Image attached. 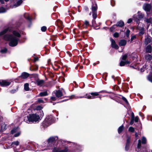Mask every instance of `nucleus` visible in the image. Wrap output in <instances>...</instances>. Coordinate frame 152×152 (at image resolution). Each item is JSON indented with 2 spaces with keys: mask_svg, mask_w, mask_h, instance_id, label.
Instances as JSON below:
<instances>
[{
  "mask_svg": "<svg viewBox=\"0 0 152 152\" xmlns=\"http://www.w3.org/2000/svg\"><path fill=\"white\" fill-rule=\"evenodd\" d=\"M24 20L22 18L20 19L15 23L12 26L5 29L0 32V36H2L8 31H12V34H7L4 37V39L5 40L10 41L9 45L11 47L16 46L21 37V32L20 28L22 26Z\"/></svg>",
  "mask_w": 152,
  "mask_h": 152,
  "instance_id": "1",
  "label": "nucleus"
},
{
  "mask_svg": "<svg viewBox=\"0 0 152 152\" xmlns=\"http://www.w3.org/2000/svg\"><path fill=\"white\" fill-rule=\"evenodd\" d=\"M44 116L43 112L41 110L39 112L31 113L28 115L24 121L27 123H37L41 120Z\"/></svg>",
  "mask_w": 152,
  "mask_h": 152,
  "instance_id": "2",
  "label": "nucleus"
},
{
  "mask_svg": "<svg viewBox=\"0 0 152 152\" xmlns=\"http://www.w3.org/2000/svg\"><path fill=\"white\" fill-rule=\"evenodd\" d=\"M101 91L99 92H93L91 93L86 94L85 95L83 96H76L74 95H72L69 97V99H72L73 98H85L89 99H93L97 98L99 95V93H102Z\"/></svg>",
  "mask_w": 152,
  "mask_h": 152,
  "instance_id": "3",
  "label": "nucleus"
},
{
  "mask_svg": "<svg viewBox=\"0 0 152 152\" xmlns=\"http://www.w3.org/2000/svg\"><path fill=\"white\" fill-rule=\"evenodd\" d=\"M58 139V137L57 136H52L49 137L47 140L48 142V148H45L44 149H42L41 151H43L47 150L48 149H51L52 148L54 147V145L53 143L55 142Z\"/></svg>",
  "mask_w": 152,
  "mask_h": 152,
  "instance_id": "4",
  "label": "nucleus"
},
{
  "mask_svg": "<svg viewBox=\"0 0 152 152\" xmlns=\"http://www.w3.org/2000/svg\"><path fill=\"white\" fill-rule=\"evenodd\" d=\"M55 121V120L53 116L48 115L42 122V125L43 126L46 127L49 126Z\"/></svg>",
  "mask_w": 152,
  "mask_h": 152,
  "instance_id": "5",
  "label": "nucleus"
},
{
  "mask_svg": "<svg viewBox=\"0 0 152 152\" xmlns=\"http://www.w3.org/2000/svg\"><path fill=\"white\" fill-rule=\"evenodd\" d=\"M138 18H137V15H134L133 17V19L137 23H140V19H141L143 18L144 17V14L141 13L140 11H139L138 12Z\"/></svg>",
  "mask_w": 152,
  "mask_h": 152,
  "instance_id": "6",
  "label": "nucleus"
},
{
  "mask_svg": "<svg viewBox=\"0 0 152 152\" xmlns=\"http://www.w3.org/2000/svg\"><path fill=\"white\" fill-rule=\"evenodd\" d=\"M71 150L68 146H66L64 148L63 150H61L60 147H55L53 148L52 152H69Z\"/></svg>",
  "mask_w": 152,
  "mask_h": 152,
  "instance_id": "7",
  "label": "nucleus"
},
{
  "mask_svg": "<svg viewBox=\"0 0 152 152\" xmlns=\"http://www.w3.org/2000/svg\"><path fill=\"white\" fill-rule=\"evenodd\" d=\"M19 142L18 141L12 142L11 145L14 148V150L15 152H20V151L17 150V147L18 148H20V146L19 145Z\"/></svg>",
  "mask_w": 152,
  "mask_h": 152,
  "instance_id": "8",
  "label": "nucleus"
},
{
  "mask_svg": "<svg viewBox=\"0 0 152 152\" xmlns=\"http://www.w3.org/2000/svg\"><path fill=\"white\" fill-rule=\"evenodd\" d=\"M70 142L68 141H66L62 140H59L58 141L57 145L58 144H59V145L58 146V147L64 146L65 145H66V144L69 143Z\"/></svg>",
  "mask_w": 152,
  "mask_h": 152,
  "instance_id": "9",
  "label": "nucleus"
},
{
  "mask_svg": "<svg viewBox=\"0 0 152 152\" xmlns=\"http://www.w3.org/2000/svg\"><path fill=\"white\" fill-rule=\"evenodd\" d=\"M143 8L146 11L149 12L151 8V6L150 4L145 3L143 5Z\"/></svg>",
  "mask_w": 152,
  "mask_h": 152,
  "instance_id": "10",
  "label": "nucleus"
},
{
  "mask_svg": "<svg viewBox=\"0 0 152 152\" xmlns=\"http://www.w3.org/2000/svg\"><path fill=\"white\" fill-rule=\"evenodd\" d=\"M0 124L1 125L0 132H3L7 129V124H5L4 122L2 121L1 120L0 121Z\"/></svg>",
  "mask_w": 152,
  "mask_h": 152,
  "instance_id": "11",
  "label": "nucleus"
},
{
  "mask_svg": "<svg viewBox=\"0 0 152 152\" xmlns=\"http://www.w3.org/2000/svg\"><path fill=\"white\" fill-rule=\"evenodd\" d=\"M11 83V82L6 80H0V85L2 86H8Z\"/></svg>",
  "mask_w": 152,
  "mask_h": 152,
  "instance_id": "12",
  "label": "nucleus"
},
{
  "mask_svg": "<svg viewBox=\"0 0 152 152\" xmlns=\"http://www.w3.org/2000/svg\"><path fill=\"white\" fill-rule=\"evenodd\" d=\"M141 142L140 140H138V143L137 144L136 151L137 152H144V151L142 150L141 148Z\"/></svg>",
  "mask_w": 152,
  "mask_h": 152,
  "instance_id": "13",
  "label": "nucleus"
},
{
  "mask_svg": "<svg viewBox=\"0 0 152 152\" xmlns=\"http://www.w3.org/2000/svg\"><path fill=\"white\" fill-rule=\"evenodd\" d=\"M145 43L146 45L152 44V38L150 36H147L145 39Z\"/></svg>",
  "mask_w": 152,
  "mask_h": 152,
  "instance_id": "14",
  "label": "nucleus"
},
{
  "mask_svg": "<svg viewBox=\"0 0 152 152\" xmlns=\"http://www.w3.org/2000/svg\"><path fill=\"white\" fill-rule=\"evenodd\" d=\"M72 143L73 145L75 146V147L76 149L75 151L79 152L82 150V147L81 146L75 143L72 142Z\"/></svg>",
  "mask_w": 152,
  "mask_h": 152,
  "instance_id": "15",
  "label": "nucleus"
},
{
  "mask_svg": "<svg viewBox=\"0 0 152 152\" xmlns=\"http://www.w3.org/2000/svg\"><path fill=\"white\" fill-rule=\"evenodd\" d=\"M54 94L55 95L56 97L58 98L61 97L63 96L62 91L60 90L56 91V92H53V95Z\"/></svg>",
  "mask_w": 152,
  "mask_h": 152,
  "instance_id": "16",
  "label": "nucleus"
},
{
  "mask_svg": "<svg viewBox=\"0 0 152 152\" xmlns=\"http://www.w3.org/2000/svg\"><path fill=\"white\" fill-rule=\"evenodd\" d=\"M29 74L26 72H23L20 76L19 77V78H21L22 79H25L29 76Z\"/></svg>",
  "mask_w": 152,
  "mask_h": 152,
  "instance_id": "17",
  "label": "nucleus"
},
{
  "mask_svg": "<svg viewBox=\"0 0 152 152\" xmlns=\"http://www.w3.org/2000/svg\"><path fill=\"white\" fill-rule=\"evenodd\" d=\"M110 41L111 42L112 47L116 49H118V46L117 44H116L115 40L112 38H111Z\"/></svg>",
  "mask_w": 152,
  "mask_h": 152,
  "instance_id": "18",
  "label": "nucleus"
},
{
  "mask_svg": "<svg viewBox=\"0 0 152 152\" xmlns=\"http://www.w3.org/2000/svg\"><path fill=\"white\" fill-rule=\"evenodd\" d=\"M152 20V18H146L144 20L145 22L147 24V27L148 28L151 23V22Z\"/></svg>",
  "mask_w": 152,
  "mask_h": 152,
  "instance_id": "19",
  "label": "nucleus"
},
{
  "mask_svg": "<svg viewBox=\"0 0 152 152\" xmlns=\"http://www.w3.org/2000/svg\"><path fill=\"white\" fill-rule=\"evenodd\" d=\"M130 143V139L128 138L126 140V142L125 146V150L126 151H128L129 149V144Z\"/></svg>",
  "mask_w": 152,
  "mask_h": 152,
  "instance_id": "20",
  "label": "nucleus"
},
{
  "mask_svg": "<svg viewBox=\"0 0 152 152\" xmlns=\"http://www.w3.org/2000/svg\"><path fill=\"white\" fill-rule=\"evenodd\" d=\"M7 49L6 48H4L1 49L0 53L2 56H5V55L7 53Z\"/></svg>",
  "mask_w": 152,
  "mask_h": 152,
  "instance_id": "21",
  "label": "nucleus"
},
{
  "mask_svg": "<svg viewBox=\"0 0 152 152\" xmlns=\"http://www.w3.org/2000/svg\"><path fill=\"white\" fill-rule=\"evenodd\" d=\"M24 17L25 18L28 20L29 23H31V19L30 17V15L28 13H25L24 14Z\"/></svg>",
  "mask_w": 152,
  "mask_h": 152,
  "instance_id": "22",
  "label": "nucleus"
},
{
  "mask_svg": "<svg viewBox=\"0 0 152 152\" xmlns=\"http://www.w3.org/2000/svg\"><path fill=\"white\" fill-rule=\"evenodd\" d=\"M44 81L43 80H36L35 84L38 86H42L43 83Z\"/></svg>",
  "mask_w": 152,
  "mask_h": 152,
  "instance_id": "23",
  "label": "nucleus"
},
{
  "mask_svg": "<svg viewBox=\"0 0 152 152\" xmlns=\"http://www.w3.org/2000/svg\"><path fill=\"white\" fill-rule=\"evenodd\" d=\"M131 57L133 60L134 61H137L138 60V57L137 55L135 53H132L131 54Z\"/></svg>",
  "mask_w": 152,
  "mask_h": 152,
  "instance_id": "24",
  "label": "nucleus"
},
{
  "mask_svg": "<svg viewBox=\"0 0 152 152\" xmlns=\"http://www.w3.org/2000/svg\"><path fill=\"white\" fill-rule=\"evenodd\" d=\"M115 25H116L117 27H122L124 26V24L123 21L120 20L117 22V24Z\"/></svg>",
  "mask_w": 152,
  "mask_h": 152,
  "instance_id": "25",
  "label": "nucleus"
},
{
  "mask_svg": "<svg viewBox=\"0 0 152 152\" xmlns=\"http://www.w3.org/2000/svg\"><path fill=\"white\" fill-rule=\"evenodd\" d=\"M126 43V41L124 39H122L120 41L119 43V45L120 46L125 45Z\"/></svg>",
  "mask_w": 152,
  "mask_h": 152,
  "instance_id": "26",
  "label": "nucleus"
},
{
  "mask_svg": "<svg viewBox=\"0 0 152 152\" xmlns=\"http://www.w3.org/2000/svg\"><path fill=\"white\" fill-rule=\"evenodd\" d=\"M130 63L129 61H121L120 63V65L121 66H124L125 64H129Z\"/></svg>",
  "mask_w": 152,
  "mask_h": 152,
  "instance_id": "27",
  "label": "nucleus"
},
{
  "mask_svg": "<svg viewBox=\"0 0 152 152\" xmlns=\"http://www.w3.org/2000/svg\"><path fill=\"white\" fill-rule=\"evenodd\" d=\"M146 52L147 53H151L152 52V47L150 45H148L146 48Z\"/></svg>",
  "mask_w": 152,
  "mask_h": 152,
  "instance_id": "28",
  "label": "nucleus"
},
{
  "mask_svg": "<svg viewBox=\"0 0 152 152\" xmlns=\"http://www.w3.org/2000/svg\"><path fill=\"white\" fill-rule=\"evenodd\" d=\"M19 130H20L18 127H15L11 130V133L12 134H15Z\"/></svg>",
  "mask_w": 152,
  "mask_h": 152,
  "instance_id": "29",
  "label": "nucleus"
},
{
  "mask_svg": "<svg viewBox=\"0 0 152 152\" xmlns=\"http://www.w3.org/2000/svg\"><path fill=\"white\" fill-rule=\"evenodd\" d=\"M89 22L87 20H85L84 23L82 25V26L85 28H87V27L89 26Z\"/></svg>",
  "mask_w": 152,
  "mask_h": 152,
  "instance_id": "30",
  "label": "nucleus"
},
{
  "mask_svg": "<svg viewBox=\"0 0 152 152\" xmlns=\"http://www.w3.org/2000/svg\"><path fill=\"white\" fill-rule=\"evenodd\" d=\"M56 24L58 27H60L61 28H63L64 27L62 21L60 20H58L57 21Z\"/></svg>",
  "mask_w": 152,
  "mask_h": 152,
  "instance_id": "31",
  "label": "nucleus"
},
{
  "mask_svg": "<svg viewBox=\"0 0 152 152\" xmlns=\"http://www.w3.org/2000/svg\"><path fill=\"white\" fill-rule=\"evenodd\" d=\"M144 28L143 27H141L140 29V31L139 33V35L140 36H142L144 33Z\"/></svg>",
  "mask_w": 152,
  "mask_h": 152,
  "instance_id": "32",
  "label": "nucleus"
},
{
  "mask_svg": "<svg viewBox=\"0 0 152 152\" xmlns=\"http://www.w3.org/2000/svg\"><path fill=\"white\" fill-rule=\"evenodd\" d=\"M23 1L22 0H19L16 3L14 4V6L15 7H17L20 6L22 3Z\"/></svg>",
  "mask_w": 152,
  "mask_h": 152,
  "instance_id": "33",
  "label": "nucleus"
},
{
  "mask_svg": "<svg viewBox=\"0 0 152 152\" xmlns=\"http://www.w3.org/2000/svg\"><path fill=\"white\" fill-rule=\"evenodd\" d=\"M97 10V6L96 4H93L92 7V12H96Z\"/></svg>",
  "mask_w": 152,
  "mask_h": 152,
  "instance_id": "34",
  "label": "nucleus"
},
{
  "mask_svg": "<svg viewBox=\"0 0 152 152\" xmlns=\"http://www.w3.org/2000/svg\"><path fill=\"white\" fill-rule=\"evenodd\" d=\"M48 95V94L47 91L41 92L39 94V96H47Z\"/></svg>",
  "mask_w": 152,
  "mask_h": 152,
  "instance_id": "35",
  "label": "nucleus"
},
{
  "mask_svg": "<svg viewBox=\"0 0 152 152\" xmlns=\"http://www.w3.org/2000/svg\"><path fill=\"white\" fill-rule=\"evenodd\" d=\"M145 57L146 59L148 61H150L152 59V56L149 54L145 55Z\"/></svg>",
  "mask_w": 152,
  "mask_h": 152,
  "instance_id": "36",
  "label": "nucleus"
},
{
  "mask_svg": "<svg viewBox=\"0 0 152 152\" xmlns=\"http://www.w3.org/2000/svg\"><path fill=\"white\" fill-rule=\"evenodd\" d=\"M116 25H114L112 27H111L110 28V31L111 32H114L115 30H117L116 29V28L117 27Z\"/></svg>",
  "mask_w": 152,
  "mask_h": 152,
  "instance_id": "37",
  "label": "nucleus"
},
{
  "mask_svg": "<svg viewBox=\"0 0 152 152\" xmlns=\"http://www.w3.org/2000/svg\"><path fill=\"white\" fill-rule=\"evenodd\" d=\"M42 107L41 106H37L36 108V110H35V112L37 113L39 112L40 111V110L42 111V112H43V111L42 110Z\"/></svg>",
  "mask_w": 152,
  "mask_h": 152,
  "instance_id": "38",
  "label": "nucleus"
},
{
  "mask_svg": "<svg viewBox=\"0 0 152 152\" xmlns=\"http://www.w3.org/2000/svg\"><path fill=\"white\" fill-rule=\"evenodd\" d=\"M124 129V126L123 125H122L121 126H120L118 129V133L120 134L123 131Z\"/></svg>",
  "mask_w": 152,
  "mask_h": 152,
  "instance_id": "39",
  "label": "nucleus"
},
{
  "mask_svg": "<svg viewBox=\"0 0 152 152\" xmlns=\"http://www.w3.org/2000/svg\"><path fill=\"white\" fill-rule=\"evenodd\" d=\"M24 89L26 91H29V84L28 83H26L24 85Z\"/></svg>",
  "mask_w": 152,
  "mask_h": 152,
  "instance_id": "40",
  "label": "nucleus"
},
{
  "mask_svg": "<svg viewBox=\"0 0 152 152\" xmlns=\"http://www.w3.org/2000/svg\"><path fill=\"white\" fill-rule=\"evenodd\" d=\"M147 140L145 137L143 136L142 139V144H145L146 143Z\"/></svg>",
  "mask_w": 152,
  "mask_h": 152,
  "instance_id": "41",
  "label": "nucleus"
},
{
  "mask_svg": "<svg viewBox=\"0 0 152 152\" xmlns=\"http://www.w3.org/2000/svg\"><path fill=\"white\" fill-rule=\"evenodd\" d=\"M6 12L5 9L3 7H0V13L5 12Z\"/></svg>",
  "mask_w": 152,
  "mask_h": 152,
  "instance_id": "42",
  "label": "nucleus"
},
{
  "mask_svg": "<svg viewBox=\"0 0 152 152\" xmlns=\"http://www.w3.org/2000/svg\"><path fill=\"white\" fill-rule=\"evenodd\" d=\"M128 130L130 132H134V129L132 127L130 126L129 127Z\"/></svg>",
  "mask_w": 152,
  "mask_h": 152,
  "instance_id": "43",
  "label": "nucleus"
},
{
  "mask_svg": "<svg viewBox=\"0 0 152 152\" xmlns=\"http://www.w3.org/2000/svg\"><path fill=\"white\" fill-rule=\"evenodd\" d=\"M130 33V31L129 29H127L126 32V36L127 37L129 38V34Z\"/></svg>",
  "mask_w": 152,
  "mask_h": 152,
  "instance_id": "44",
  "label": "nucleus"
},
{
  "mask_svg": "<svg viewBox=\"0 0 152 152\" xmlns=\"http://www.w3.org/2000/svg\"><path fill=\"white\" fill-rule=\"evenodd\" d=\"M20 130H19L15 134H14V136L15 137H17L19 136L20 134Z\"/></svg>",
  "mask_w": 152,
  "mask_h": 152,
  "instance_id": "45",
  "label": "nucleus"
},
{
  "mask_svg": "<svg viewBox=\"0 0 152 152\" xmlns=\"http://www.w3.org/2000/svg\"><path fill=\"white\" fill-rule=\"evenodd\" d=\"M92 16L93 18L95 19L97 18L96 12H92Z\"/></svg>",
  "mask_w": 152,
  "mask_h": 152,
  "instance_id": "46",
  "label": "nucleus"
},
{
  "mask_svg": "<svg viewBox=\"0 0 152 152\" xmlns=\"http://www.w3.org/2000/svg\"><path fill=\"white\" fill-rule=\"evenodd\" d=\"M122 99L124 101H125L126 103L127 104H128V101L126 98H125V97H124V96H122Z\"/></svg>",
  "mask_w": 152,
  "mask_h": 152,
  "instance_id": "47",
  "label": "nucleus"
},
{
  "mask_svg": "<svg viewBox=\"0 0 152 152\" xmlns=\"http://www.w3.org/2000/svg\"><path fill=\"white\" fill-rule=\"evenodd\" d=\"M47 28L46 26H43L41 27V30L42 31L45 32L46 31Z\"/></svg>",
  "mask_w": 152,
  "mask_h": 152,
  "instance_id": "48",
  "label": "nucleus"
},
{
  "mask_svg": "<svg viewBox=\"0 0 152 152\" xmlns=\"http://www.w3.org/2000/svg\"><path fill=\"white\" fill-rule=\"evenodd\" d=\"M127 54H125V55L123 56L122 57V59L124 60H126L127 58Z\"/></svg>",
  "mask_w": 152,
  "mask_h": 152,
  "instance_id": "49",
  "label": "nucleus"
},
{
  "mask_svg": "<svg viewBox=\"0 0 152 152\" xmlns=\"http://www.w3.org/2000/svg\"><path fill=\"white\" fill-rule=\"evenodd\" d=\"M119 36V34L117 32H115L114 34H113V36L117 38Z\"/></svg>",
  "mask_w": 152,
  "mask_h": 152,
  "instance_id": "50",
  "label": "nucleus"
},
{
  "mask_svg": "<svg viewBox=\"0 0 152 152\" xmlns=\"http://www.w3.org/2000/svg\"><path fill=\"white\" fill-rule=\"evenodd\" d=\"M139 120V118L138 116H136L134 118V121L135 122H137Z\"/></svg>",
  "mask_w": 152,
  "mask_h": 152,
  "instance_id": "51",
  "label": "nucleus"
},
{
  "mask_svg": "<svg viewBox=\"0 0 152 152\" xmlns=\"http://www.w3.org/2000/svg\"><path fill=\"white\" fill-rule=\"evenodd\" d=\"M50 99L52 101H55L56 100V98L54 96H52L50 97Z\"/></svg>",
  "mask_w": 152,
  "mask_h": 152,
  "instance_id": "52",
  "label": "nucleus"
},
{
  "mask_svg": "<svg viewBox=\"0 0 152 152\" xmlns=\"http://www.w3.org/2000/svg\"><path fill=\"white\" fill-rule=\"evenodd\" d=\"M148 80L151 82H152V76H150L148 77Z\"/></svg>",
  "mask_w": 152,
  "mask_h": 152,
  "instance_id": "53",
  "label": "nucleus"
},
{
  "mask_svg": "<svg viewBox=\"0 0 152 152\" xmlns=\"http://www.w3.org/2000/svg\"><path fill=\"white\" fill-rule=\"evenodd\" d=\"M37 101L38 102L40 103H42L44 102L43 100L41 99H38Z\"/></svg>",
  "mask_w": 152,
  "mask_h": 152,
  "instance_id": "54",
  "label": "nucleus"
},
{
  "mask_svg": "<svg viewBox=\"0 0 152 152\" xmlns=\"http://www.w3.org/2000/svg\"><path fill=\"white\" fill-rule=\"evenodd\" d=\"M146 67V65H144L142 68H141V72H143L145 70V69Z\"/></svg>",
  "mask_w": 152,
  "mask_h": 152,
  "instance_id": "55",
  "label": "nucleus"
},
{
  "mask_svg": "<svg viewBox=\"0 0 152 152\" xmlns=\"http://www.w3.org/2000/svg\"><path fill=\"white\" fill-rule=\"evenodd\" d=\"M136 37L135 36V35H134V36H132V37H131V40L132 41H133V40H134V39H136Z\"/></svg>",
  "mask_w": 152,
  "mask_h": 152,
  "instance_id": "56",
  "label": "nucleus"
},
{
  "mask_svg": "<svg viewBox=\"0 0 152 152\" xmlns=\"http://www.w3.org/2000/svg\"><path fill=\"white\" fill-rule=\"evenodd\" d=\"M132 21V19L131 18H129V19L127 21V23H131Z\"/></svg>",
  "mask_w": 152,
  "mask_h": 152,
  "instance_id": "57",
  "label": "nucleus"
},
{
  "mask_svg": "<svg viewBox=\"0 0 152 152\" xmlns=\"http://www.w3.org/2000/svg\"><path fill=\"white\" fill-rule=\"evenodd\" d=\"M134 119H131V121L130 123V125H132L133 124L134 121Z\"/></svg>",
  "mask_w": 152,
  "mask_h": 152,
  "instance_id": "58",
  "label": "nucleus"
},
{
  "mask_svg": "<svg viewBox=\"0 0 152 152\" xmlns=\"http://www.w3.org/2000/svg\"><path fill=\"white\" fill-rule=\"evenodd\" d=\"M134 115L133 113L132 112L131 114V119H134Z\"/></svg>",
  "mask_w": 152,
  "mask_h": 152,
  "instance_id": "59",
  "label": "nucleus"
},
{
  "mask_svg": "<svg viewBox=\"0 0 152 152\" xmlns=\"http://www.w3.org/2000/svg\"><path fill=\"white\" fill-rule=\"evenodd\" d=\"M39 58L38 57H36L34 58V61H36L38 60Z\"/></svg>",
  "mask_w": 152,
  "mask_h": 152,
  "instance_id": "60",
  "label": "nucleus"
},
{
  "mask_svg": "<svg viewBox=\"0 0 152 152\" xmlns=\"http://www.w3.org/2000/svg\"><path fill=\"white\" fill-rule=\"evenodd\" d=\"M139 114L140 116L142 117H143L144 116V115L141 112H140L139 113Z\"/></svg>",
  "mask_w": 152,
  "mask_h": 152,
  "instance_id": "61",
  "label": "nucleus"
},
{
  "mask_svg": "<svg viewBox=\"0 0 152 152\" xmlns=\"http://www.w3.org/2000/svg\"><path fill=\"white\" fill-rule=\"evenodd\" d=\"M16 90L15 89H14V90H12L10 91V92L12 93H14L16 92Z\"/></svg>",
  "mask_w": 152,
  "mask_h": 152,
  "instance_id": "62",
  "label": "nucleus"
},
{
  "mask_svg": "<svg viewBox=\"0 0 152 152\" xmlns=\"http://www.w3.org/2000/svg\"><path fill=\"white\" fill-rule=\"evenodd\" d=\"M92 23L93 25H95V21L94 19L92 20Z\"/></svg>",
  "mask_w": 152,
  "mask_h": 152,
  "instance_id": "63",
  "label": "nucleus"
},
{
  "mask_svg": "<svg viewBox=\"0 0 152 152\" xmlns=\"http://www.w3.org/2000/svg\"><path fill=\"white\" fill-rule=\"evenodd\" d=\"M0 2L2 4H3L4 3V1L3 0H0Z\"/></svg>",
  "mask_w": 152,
  "mask_h": 152,
  "instance_id": "64",
  "label": "nucleus"
}]
</instances>
